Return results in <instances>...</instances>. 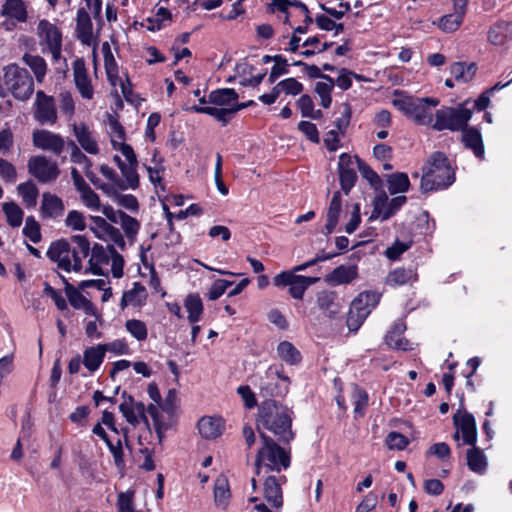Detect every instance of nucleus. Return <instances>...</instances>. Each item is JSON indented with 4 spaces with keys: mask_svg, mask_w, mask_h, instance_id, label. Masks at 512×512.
<instances>
[{
    "mask_svg": "<svg viewBox=\"0 0 512 512\" xmlns=\"http://www.w3.org/2000/svg\"><path fill=\"white\" fill-rule=\"evenodd\" d=\"M238 97V93L234 89H217L210 92L208 95V102L212 106L194 105L187 107L186 110L212 116L219 121L222 126H225L238 111L254 104L253 100L246 103H239Z\"/></svg>",
    "mask_w": 512,
    "mask_h": 512,
    "instance_id": "1",
    "label": "nucleus"
},
{
    "mask_svg": "<svg viewBox=\"0 0 512 512\" xmlns=\"http://www.w3.org/2000/svg\"><path fill=\"white\" fill-rule=\"evenodd\" d=\"M77 248L71 249L65 239L53 242L47 251L48 258L57 263L58 268L70 272H78L82 269L83 259L89 255L90 243L85 236L74 235L71 237Z\"/></svg>",
    "mask_w": 512,
    "mask_h": 512,
    "instance_id": "2",
    "label": "nucleus"
},
{
    "mask_svg": "<svg viewBox=\"0 0 512 512\" xmlns=\"http://www.w3.org/2000/svg\"><path fill=\"white\" fill-rule=\"evenodd\" d=\"M257 427L269 430L280 441L289 442L294 438L291 412L287 407L274 400H266L261 404Z\"/></svg>",
    "mask_w": 512,
    "mask_h": 512,
    "instance_id": "3",
    "label": "nucleus"
},
{
    "mask_svg": "<svg viewBox=\"0 0 512 512\" xmlns=\"http://www.w3.org/2000/svg\"><path fill=\"white\" fill-rule=\"evenodd\" d=\"M262 445L255 460V473L264 476L268 472H281L290 466V454L265 433H260Z\"/></svg>",
    "mask_w": 512,
    "mask_h": 512,
    "instance_id": "4",
    "label": "nucleus"
},
{
    "mask_svg": "<svg viewBox=\"0 0 512 512\" xmlns=\"http://www.w3.org/2000/svg\"><path fill=\"white\" fill-rule=\"evenodd\" d=\"M455 180L447 157L442 152H434L430 155L423 167L420 188L423 192L445 188Z\"/></svg>",
    "mask_w": 512,
    "mask_h": 512,
    "instance_id": "5",
    "label": "nucleus"
},
{
    "mask_svg": "<svg viewBox=\"0 0 512 512\" xmlns=\"http://www.w3.org/2000/svg\"><path fill=\"white\" fill-rule=\"evenodd\" d=\"M394 104L407 117L411 118L418 125H432L433 113L432 108L439 104L436 98H412L406 97L395 100Z\"/></svg>",
    "mask_w": 512,
    "mask_h": 512,
    "instance_id": "6",
    "label": "nucleus"
},
{
    "mask_svg": "<svg viewBox=\"0 0 512 512\" xmlns=\"http://www.w3.org/2000/svg\"><path fill=\"white\" fill-rule=\"evenodd\" d=\"M4 83L13 97L20 101L28 100L34 92V81L25 68L15 64L4 68Z\"/></svg>",
    "mask_w": 512,
    "mask_h": 512,
    "instance_id": "7",
    "label": "nucleus"
},
{
    "mask_svg": "<svg viewBox=\"0 0 512 512\" xmlns=\"http://www.w3.org/2000/svg\"><path fill=\"white\" fill-rule=\"evenodd\" d=\"M471 117L472 111L463 106L456 108L444 106L436 111L435 121L431 126L437 131H461L466 128Z\"/></svg>",
    "mask_w": 512,
    "mask_h": 512,
    "instance_id": "8",
    "label": "nucleus"
},
{
    "mask_svg": "<svg viewBox=\"0 0 512 512\" xmlns=\"http://www.w3.org/2000/svg\"><path fill=\"white\" fill-rule=\"evenodd\" d=\"M380 294L377 292H362L351 303L347 317V326L350 331H356L378 304Z\"/></svg>",
    "mask_w": 512,
    "mask_h": 512,
    "instance_id": "9",
    "label": "nucleus"
},
{
    "mask_svg": "<svg viewBox=\"0 0 512 512\" xmlns=\"http://www.w3.org/2000/svg\"><path fill=\"white\" fill-rule=\"evenodd\" d=\"M36 34L39 38V44L43 47L42 51L47 50L51 53L53 60L58 61L61 58L62 48L60 29L50 21L42 19L37 25Z\"/></svg>",
    "mask_w": 512,
    "mask_h": 512,
    "instance_id": "10",
    "label": "nucleus"
},
{
    "mask_svg": "<svg viewBox=\"0 0 512 512\" xmlns=\"http://www.w3.org/2000/svg\"><path fill=\"white\" fill-rule=\"evenodd\" d=\"M28 173L40 183L56 181L60 175L58 163L45 155H35L27 162Z\"/></svg>",
    "mask_w": 512,
    "mask_h": 512,
    "instance_id": "11",
    "label": "nucleus"
},
{
    "mask_svg": "<svg viewBox=\"0 0 512 512\" xmlns=\"http://www.w3.org/2000/svg\"><path fill=\"white\" fill-rule=\"evenodd\" d=\"M116 150L122 153L125 157V161H123L118 155H114L113 160L116 162L122 176L125 178L127 186L135 189L139 185V176L137 174L138 161L136 154L134 153L133 148L128 144H121Z\"/></svg>",
    "mask_w": 512,
    "mask_h": 512,
    "instance_id": "12",
    "label": "nucleus"
},
{
    "mask_svg": "<svg viewBox=\"0 0 512 512\" xmlns=\"http://www.w3.org/2000/svg\"><path fill=\"white\" fill-rule=\"evenodd\" d=\"M319 280L317 277H306L294 274V272L283 271L273 278L277 287H289V293L294 299H302L306 289Z\"/></svg>",
    "mask_w": 512,
    "mask_h": 512,
    "instance_id": "13",
    "label": "nucleus"
},
{
    "mask_svg": "<svg viewBox=\"0 0 512 512\" xmlns=\"http://www.w3.org/2000/svg\"><path fill=\"white\" fill-rule=\"evenodd\" d=\"M33 117L41 125H53L57 121V110L54 98L45 94L42 90L36 92Z\"/></svg>",
    "mask_w": 512,
    "mask_h": 512,
    "instance_id": "14",
    "label": "nucleus"
},
{
    "mask_svg": "<svg viewBox=\"0 0 512 512\" xmlns=\"http://www.w3.org/2000/svg\"><path fill=\"white\" fill-rule=\"evenodd\" d=\"M91 221L90 230L98 239L112 242L121 249L125 248V240L118 228L112 226L100 216H91Z\"/></svg>",
    "mask_w": 512,
    "mask_h": 512,
    "instance_id": "15",
    "label": "nucleus"
},
{
    "mask_svg": "<svg viewBox=\"0 0 512 512\" xmlns=\"http://www.w3.org/2000/svg\"><path fill=\"white\" fill-rule=\"evenodd\" d=\"M388 197L383 194L379 195L374 200V209L370 219L381 218L382 221L389 219L396 213L406 202L405 196H397L387 202Z\"/></svg>",
    "mask_w": 512,
    "mask_h": 512,
    "instance_id": "16",
    "label": "nucleus"
},
{
    "mask_svg": "<svg viewBox=\"0 0 512 512\" xmlns=\"http://www.w3.org/2000/svg\"><path fill=\"white\" fill-rule=\"evenodd\" d=\"M32 142L35 147L50 151L55 155H60L65 146V141L59 134L43 129L33 132Z\"/></svg>",
    "mask_w": 512,
    "mask_h": 512,
    "instance_id": "17",
    "label": "nucleus"
},
{
    "mask_svg": "<svg viewBox=\"0 0 512 512\" xmlns=\"http://www.w3.org/2000/svg\"><path fill=\"white\" fill-rule=\"evenodd\" d=\"M453 422L458 431H461L463 444L474 446L477 441V427L474 416L466 411H458Z\"/></svg>",
    "mask_w": 512,
    "mask_h": 512,
    "instance_id": "18",
    "label": "nucleus"
},
{
    "mask_svg": "<svg viewBox=\"0 0 512 512\" xmlns=\"http://www.w3.org/2000/svg\"><path fill=\"white\" fill-rule=\"evenodd\" d=\"M263 497L275 509H280L283 505V495L280 480L284 477L277 478L274 475H264Z\"/></svg>",
    "mask_w": 512,
    "mask_h": 512,
    "instance_id": "19",
    "label": "nucleus"
},
{
    "mask_svg": "<svg viewBox=\"0 0 512 512\" xmlns=\"http://www.w3.org/2000/svg\"><path fill=\"white\" fill-rule=\"evenodd\" d=\"M316 303L320 311L329 318H334L342 309L341 300L334 291H319Z\"/></svg>",
    "mask_w": 512,
    "mask_h": 512,
    "instance_id": "20",
    "label": "nucleus"
},
{
    "mask_svg": "<svg viewBox=\"0 0 512 512\" xmlns=\"http://www.w3.org/2000/svg\"><path fill=\"white\" fill-rule=\"evenodd\" d=\"M73 75L80 95L85 99H92L94 91L83 59H76L73 62Z\"/></svg>",
    "mask_w": 512,
    "mask_h": 512,
    "instance_id": "21",
    "label": "nucleus"
},
{
    "mask_svg": "<svg viewBox=\"0 0 512 512\" xmlns=\"http://www.w3.org/2000/svg\"><path fill=\"white\" fill-rule=\"evenodd\" d=\"M73 134L79 146L88 154L97 155L100 152L97 140L88 126L81 122L73 124Z\"/></svg>",
    "mask_w": 512,
    "mask_h": 512,
    "instance_id": "22",
    "label": "nucleus"
},
{
    "mask_svg": "<svg viewBox=\"0 0 512 512\" xmlns=\"http://www.w3.org/2000/svg\"><path fill=\"white\" fill-rule=\"evenodd\" d=\"M76 32L77 38L82 44L87 46L96 45V39L93 36V26L90 16L83 8H80L77 11Z\"/></svg>",
    "mask_w": 512,
    "mask_h": 512,
    "instance_id": "23",
    "label": "nucleus"
},
{
    "mask_svg": "<svg viewBox=\"0 0 512 512\" xmlns=\"http://www.w3.org/2000/svg\"><path fill=\"white\" fill-rule=\"evenodd\" d=\"M65 206L60 197L55 194L44 192L42 194L40 213L41 217L56 219L64 213Z\"/></svg>",
    "mask_w": 512,
    "mask_h": 512,
    "instance_id": "24",
    "label": "nucleus"
},
{
    "mask_svg": "<svg viewBox=\"0 0 512 512\" xmlns=\"http://www.w3.org/2000/svg\"><path fill=\"white\" fill-rule=\"evenodd\" d=\"M231 499V491L228 479L219 475L214 482L213 501L217 509L225 511Z\"/></svg>",
    "mask_w": 512,
    "mask_h": 512,
    "instance_id": "25",
    "label": "nucleus"
},
{
    "mask_svg": "<svg viewBox=\"0 0 512 512\" xmlns=\"http://www.w3.org/2000/svg\"><path fill=\"white\" fill-rule=\"evenodd\" d=\"M276 379H281L285 382H289V377L283 374L282 370H279L274 367H269L265 372L264 376L259 378V388L260 390L268 396H273L277 394V386L273 383Z\"/></svg>",
    "mask_w": 512,
    "mask_h": 512,
    "instance_id": "26",
    "label": "nucleus"
},
{
    "mask_svg": "<svg viewBox=\"0 0 512 512\" xmlns=\"http://www.w3.org/2000/svg\"><path fill=\"white\" fill-rule=\"evenodd\" d=\"M488 41L493 45H503L512 39V22L499 21L488 31Z\"/></svg>",
    "mask_w": 512,
    "mask_h": 512,
    "instance_id": "27",
    "label": "nucleus"
},
{
    "mask_svg": "<svg viewBox=\"0 0 512 512\" xmlns=\"http://www.w3.org/2000/svg\"><path fill=\"white\" fill-rule=\"evenodd\" d=\"M1 15L24 23L28 18L27 5L23 0H5L1 7Z\"/></svg>",
    "mask_w": 512,
    "mask_h": 512,
    "instance_id": "28",
    "label": "nucleus"
},
{
    "mask_svg": "<svg viewBox=\"0 0 512 512\" xmlns=\"http://www.w3.org/2000/svg\"><path fill=\"white\" fill-rule=\"evenodd\" d=\"M109 262V254L107 250L100 244H95L91 249V257L88 260V268L85 273H93L101 275V265Z\"/></svg>",
    "mask_w": 512,
    "mask_h": 512,
    "instance_id": "29",
    "label": "nucleus"
},
{
    "mask_svg": "<svg viewBox=\"0 0 512 512\" xmlns=\"http://www.w3.org/2000/svg\"><path fill=\"white\" fill-rule=\"evenodd\" d=\"M199 433L206 439H215L222 434L223 421L221 418L202 417L198 421Z\"/></svg>",
    "mask_w": 512,
    "mask_h": 512,
    "instance_id": "30",
    "label": "nucleus"
},
{
    "mask_svg": "<svg viewBox=\"0 0 512 512\" xmlns=\"http://www.w3.org/2000/svg\"><path fill=\"white\" fill-rule=\"evenodd\" d=\"M462 131V141L465 147L471 149L476 157L482 159L484 157V145L480 131L473 127Z\"/></svg>",
    "mask_w": 512,
    "mask_h": 512,
    "instance_id": "31",
    "label": "nucleus"
},
{
    "mask_svg": "<svg viewBox=\"0 0 512 512\" xmlns=\"http://www.w3.org/2000/svg\"><path fill=\"white\" fill-rule=\"evenodd\" d=\"M107 346L99 344L87 348L83 353V364L90 372L96 371L105 357Z\"/></svg>",
    "mask_w": 512,
    "mask_h": 512,
    "instance_id": "32",
    "label": "nucleus"
},
{
    "mask_svg": "<svg viewBox=\"0 0 512 512\" xmlns=\"http://www.w3.org/2000/svg\"><path fill=\"white\" fill-rule=\"evenodd\" d=\"M67 145L71 150V161L83 165L85 176L90 182H95L96 174L92 170L91 160L80 150L79 146L74 141H69Z\"/></svg>",
    "mask_w": 512,
    "mask_h": 512,
    "instance_id": "33",
    "label": "nucleus"
},
{
    "mask_svg": "<svg viewBox=\"0 0 512 512\" xmlns=\"http://www.w3.org/2000/svg\"><path fill=\"white\" fill-rule=\"evenodd\" d=\"M342 196L340 191H336L330 201L327 211V223L325 225L326 233L331 234L336 228L341 213Z\"/></svg>",
    "mask_w": 512,
    "mask_h": 512,
    "instance_id": "34",
    "label": "nucleus"
},
{
    "mask_svg": "<svg viewBox=\"0 0 512 512\" xmlns=\"http://www.w3.org/2000/svg\"><path fill=\"white\" fill-rule=\"evenodd\" d=\"M184 307L188 313V321L192 324L198 322L203 314V302L198 293H189L184 299Z\"/></svg>",
    "mask_w": 512,
    "mask_h": 512,
    "instance_id": "35",
    "label": "nucleus"
},
{
    "mask_svg": "<svg viewBox=\"0 0 512 512\" xmlns=\"http://www.w3.org/2000/svg\"><path fill=\"white\" fill-rule=\"evenodd\" d=\"M417 280V273L411 268H397L391 271L386 277V284L389 286H401L413 283Z\"/></svg>",
    "mask_w": 512,
    "mask_h": 512,
    "instance_id": "36",
    "label": "nucleus"
},
{
    "mask_svg": "<svg viewBox=\"0 0 512 512\" xmlns=\"http://www.w3.org/2000/svg\"><path fill=\"white\" fill-rule=\"evenodd\" d=\"M356 276L357 268L355 266L340 265L327 276L326 280L331 284L340 285L350 283Z\"/></svg>",
    "mask_w": 512,
    "mask_h": 512,
    "instance_id": "37",
    "label": "nucleus"
},
{
    "mask_svg": "<svg viewBox=\"0 0 512 512\" xmlns=\"http://www.w3.org/2000/svg\"><path fill=\"white\" fill-rule=\"evenodd\" d=\"M16 189L26 208L31 209L37 205L39 189L33 181L28 180L20 183Z\"/></svg>",
    "mask_w": 512,
    "mask_h": 512,
    "instance_id": "38",
    "label": "nucleus"
},
{
    "mask_svg": "<svg viewBox=\"0 0 512 512\" xmlns=\"http://www.w3.org/2000/svg\"><path fill=\"white\" fill-rule=\"evenodd\" d=\"M467 466L475 473L482 474L487 468V458L476 444L467 451Z\"/></svg>",
    "mask_w": 512,
    "mask_h": 512,
    "instance_id": "39",
    "label": "nucleus"
},
{
    "mask_svg": "<svg viewBox=\"0 0 512 512\" xmlns=\"http://www.w3.org/2000/svg\"><path fill=\"white\" fill-rule=\"evenodd\" d=\"M24 63L32 70L34 73L35 79L38 83H42L46 72H47V64L45 60L38 55L24 54L23 56Z\"/></svg>",
    "mask_w": 512,
    "mask_h": 512,
    "instance_id": "40",
    "label": "nucleus"
},
{
    "mask_svg": "<svg viewBox=\"0 0 512 512\" xmlns=\"http://www.w3.org/2000/svg\"><path fill=\"white\" fill-rule=\"evenodd\" d=\"M404 330L403 324H396L385 337L387 345L394 349L407 350L409 342L402 335Z\"/></svg>",
    "mask_w": 512,
    "mask_h": 512,
    "instance_id": "41",
    "label": "nucleus"
},
{
    "mask_svg": "<svg viewBox=\"0 0 512 512\" xmlns=\"http://www.w3.org/2000/svg\"><path fill=\"white\" fill-rule=\"evenodd\" d=\"M277 354L281 360L289 365L298 364L301 361V354L297 348L288 341L280 342L277 346Z\"/></svg>",
    "mask_w": 512,
    "mask_h": 512,
    "instance_id": "42",
    "label": "nucleus"
},
{
    "mask_svg": "<svg viewBox=\"0 0 512 512\" xmlns=\"http://www.w3.org/2000/svg\"><path fill=\"white\" fill-rule=\"evenodd\" d=\"M2 210L11 227H19L22 224L24 212L18 204L13 201L5 202L2 204Z\"/></svg>",
    "mask_w": 512,
    "mask_h": 512,
    "instance_id": "43",
    "label": "nucleus"
},
{
    "mask_svg": "<svg viewBox=\"0 0 512 512\" xmlns=\"http://www.w3.org/2000/svg\"><path fill=\"white\" fill-rule=\"evenodd\" d=\"M108 134L110 136L111 145L113 149H117L118 146L125 143V130L119 121L112 117L108 118Z\"/></svg>",
    "mask_w": 512,
    "mask_h": 512,
    "instance_id": "44",
    "label": "nucleus"
},
{
    "mask_svg": "<svg viewBox=\"0 0 512 512\" xmlns=\"http://www.w3.org/2000/svg\"><path fill=\"white\" fill-rule=\"evenodd\" d=\"M387 183L390 194L406 192L410 184L407 174L400 172L389 175Z\"/></svg>",
    "mask_w": 512,
    "mask_h": 512,
    "instance_id": "45",
    "label": "nucleus"
},
{
    "mask_svg": "<svg viewBox=\"0 0 512 512\" xmlns=\"http://www.w3.org/2000/svg\"><path fill=\"white\" fill-rule=\"evenodd\" d=\"M450 72L456 80L468 82L475 75L476 67L475 64L466 65L463 62H456L451 65Z\"/></svg>",
    "mask_w": 512,
    "mask_h": 512,
    "instance_id": "46",
    "label": "nucleus"
},
{
    "mask_svg": "<svg viewBox=\"0 0 512 512\" xmlns=\"http://www.w3.org/2000/svg\"><path fill=\"white\" fill-rule=\"evenodd\" d=\"M463 19L464 16L453 12L442 16L438 20L437 26L445 33H452L460 27Z\"/></svg>",
    "mask_w": 512,
    "mask_h": 512,
    "instance_id": "47",
    "label": "nucleus"
},
{
    "mask_svg": "<svg viewBox=\"0 0 512 512\" xmlns=\"http://www.w3.org/2000/svg\"><path fill=\"white\" fill-rule=\"evenodd\" d=\"M352 398L354 400V413L363 417L368 406V394L358 386L353 387Z\"/></svg>",
    "mask_w": 512,
    "mask_h": 512,
    "instance_id": "48",
    "label": "nucleus"
},
{
    "mask_svg": "<svg viewBox=\"0 0 512 512\" xmlns=\"http://www.w3.org/2000/svg\"><path fill=\"white\" fill-rule=\"evenodd\" d=\"M335 85L334 79L326 80V82H317L315 85V92L321 99V105L328 108L331 105V91Z\"/></svg>",
    "mask_w": 512,
    "mask_h": 512,
    "instance_id": "49",
    "label": "nucleus"
},
{
    "mask_svg": "<svg viewBox=\"0 0 512 512\" xmlns=\"http://www.w3.org/2000/svg\"><path fill=\"white\" fill-rule=\"evenodd\" d=\"M134 491L120 492L117 496V512H137L134 503Z\"/></svg>",
    "mask_w": 512,
    "mask_h": 512,
    "instance_id": "50",
    "label": "nucleus"
},
{
    "mask_svg": "<svg viewBox=\"0 0 512 512\" xmlns=\"http://www.w3.org/2000/svg\"><path fill=\"white\" fill-rule=\"evenodd\" d=\"M125 327L127 331L138 341L147 339L148 331L146 324L138 319H131L126 321Z\"/></svg>",
    "mask_w": 512,
    "mask_h": 512,
    "instance_id": "51",
    "label": "nucleus"
},
{
    "mask_svg": "<svg viewBox=\"0 0 512 512\" xmlns=\"http://www.w3.org/2000/svg\"><path fill=\"white\" fill-rule=\"evenodd\" d=\"M65 283V293L72 307L75 309H80L85 303L88 301L78 289H76L73 285H71L65 278H63Z\"/></svg>",
    "mask_w": 512,
    "mask_h": 512,
    "instance_id": "52",
    "label": "nucleus"
},
{
    "mask_svg": "<svg viewBox=\"0 0 512 512\" xmlns=\"http://www.w3.org/2000/svg\"><path fill=\"white\" fill-rule=\"evenodd\" d=\"M119 223L121 224L127 238L134 240L139 231L140 223L126 213H121Z\"/></svg>",
    "mask_w": 512,
    "mask_h": 512,
    "instance_id": "53",
    "label": "nucleus"
},
{
    "mask_svg": "<svg viewBox=\"0 0 512 512\" xmlns=\"http://www.w3.org/2000/svg\"><path fill=\"white\" fill-rule=\"evenodd\" d=\"M17 169L8 160L0 157V179L7 184H14L17 181Z\"/></svg>",
    "mask_w": 512,
    "mask_h": 512,
    "instance_id": "54",
    "label": "nucleus"
},
{
    "mask_svg": "<svg viewBox=\"0 0 512 512\" xmlns=\"http://www.w3.org/2000/svg\"><path fill=\"white\" fill-rule=\"evenodd\" d=\"M23 234L33 243H38L41 241L40 225L33 216L26 218Z\"/></svg>",
    "mask_w": 512,
    "mask_h": 512,
    "instance_id": "55",
    "label": "nucleus"
},
{
    "mask_svg": "<svg viewBox=\"0 0 512 512\" xmlns=\"http://www.w3.org/2000/svg\"><path fill=\"white\" fill-rule=\"evenodd\" d=\"M107 249L111 256V273L114 278H121L123 276L124 259L113 245H108Z\"/></svg>",
    "mask_w": 512,
    "mask_h": 512,
    "instance_id": "56",
    "label": "nucleus"
},
{
    "mask_svg": "<svg viewBox=\"0 0 512 512\" xmlns=\"http://www.w3.org/2000/svg\"><path fill=\"white\" fill-rule=\"evenodd\" d=\"M65 225L76 231L85 230L86 222L83 213L77 210L69 211L65 219Z\"/></svg>",
    "mask_w": 512,
    "mask_h": 512,
    "instance_id": "57",
    "label": "nucleus"
},
{
    "mask_svg": "<svg viewBox=\"0 0 512 512\" xmlns=\"http://www.w3.org/2000/svg\"><path fill=\"white\" fill-rule=\"evenodd\" d=\"M273 61L275 65L272 67L269 75L270 83H274L278 77L288 73V63L285 58L281 55H275L273 56Z\"/></svg>",
    "mask_w": 512,
    "mask_h": 512,
    "instance_id": "58",
    "label": "nucleus"
},
{
    "mask_svg": "<svg viewBox=\"0 0 512 512\" xmlns=\"http://www.w3.org/2000/svg\"><path fill=\"white\" fill-rule=\"evenodd\" d=\"M385 442L390 450H402L408 445L409 440L403 434L393 431L387 435Z\"/></svg>",
    "mask_w": 512,
    "mask_h": 512,
    "instance_id": "59",
    "label": "nucleus"
},
{
    "mask_svg": "<svg viewBox=\"0 0 512 512\" xmlns=\"http://www.w3.org/2000/svg\"><path fill=\"white\" fill-rule=\"evenodd\" d=\"M339 180L342 191L347 195L355 185L357 175L355 169H347L339 172Z\"/></svg>",
    "mask_w": 512,
    "mask_h": 512,
    "instance_id": "60",
    "label": "nucleus"
},
{
    "mask_svg": "<svg viewBox=\"0 0 512 512\" xmlns=\"http://www.w3.org/2000/svg\"><path fill=\"white\" fill-rule=\"evenodd\" d=\"M232 285L231 281L224 280V279H218L216 280L210 287L208 291V299L211 301L217 300L219 297H221L226 289Z\"/></svg>",
    "mask_w": 512,
    "mask_h": 512,
    "instance_id": "61",
    "label": "nucleus"
},
{
    "mask_svg": "<svg viewBox=\"0 0 512 512\" xmlns=\"http://www.w3.org/2000/svg\"><path fill=\"white\" fill-rule=\"evenodd\" d=\"M358 166V170L361 173L362 177L369 181V183L373 186L379 185L381 183L380 177L374 172L366 163L355 158Z\"/></svg>",
    "mask_w": 512,
    "mask_h": 512,
    "instance_id": "62",
    "label": "nucleus"
},
{
    "mask_svg": "<svg viewBox=\"0 0 512 512\" xmlns=\"http://www.w3.org/2000/svg\"><path fill=\"white\" fill-rule=\"evenodd\" d=\"M279 86H282V92L286 95L296 96L303 91V85L298 82L295 78H287L279 82Z\"/></svg>",
    "mask_w": 512,
    "mask_h": 512,
    "instance_id": "63",
    "label": "nucleus"
},
{
    "mask_svg": "<svg viewBox=\"0 0 512 512\" xmlns=\"http://www.w3.org/2000/svg\"><path fill=\"white\" fill-rule=\"evenodd\" d=\"M81 195V199L83 203L94 210H99L100 208V199L99 196L91 189V187H87L82 192H79Z\"/></svg>",
    "mask_w": 512,
    "mask_h": 512,
    "instance_id": "64",
    "label": "nucleus"
}]
</instances>
